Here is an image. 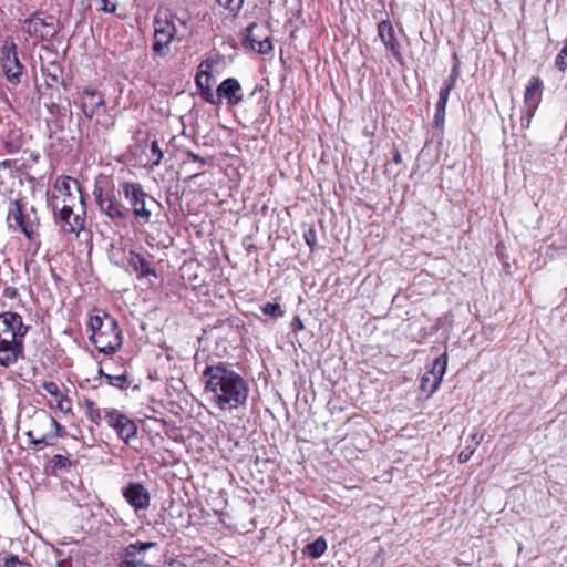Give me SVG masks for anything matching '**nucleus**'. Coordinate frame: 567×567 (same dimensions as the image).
<instances>
[{"label":"nucleus","instance_id":"nucleus-42","mask_svg":"<svg viewBox=\"0 0 567 567\" xmlns=\"http://www.w3.org/2000/svg\"><path fill=\"white\" fill-rule=\"evenodd\" d=\"M51 463L55 468H68L71 466V461L66 456L60 454L54 455Z\"/></svg>","mask_w":567,"mask_h":567},{"label":"nucleus","instance_id":"nucleus-9","mask_svg":"<svg viewBox=\"0 0 567 567\" xmlns=\"http://www.w3.org/2000/svg\"><path fill=\"white\" fill-rule=\"evenodd\" d=\"M29 327L23 323L22 317L12 311L0 313V340L18 341L24 343Z\"/></svg>","mask_w":567,"mask_h":567},{"label":"nucleus","instance_id":"nucleus-23","mask_svg":"<svg viewBox=\"0 0 567 567\" xmlns=\"http://www.w3.org/2000/svg\"><path fill=\"white\" fill-rule=\"evenodd\" d=\"M213 62L206 60L203 61L199 66L197 74L195 76V83L198 86L199 90L206 89V87H213Z\"/></svg>","mask_w":567,"mask_h":567},{"label":"nucleus","instance_id":"nucleus-33","mask_svg":"<svg viewBox=\"0 0 567 567\" xmlns=\"http://www.w3.org/2000/svg\"><path fill=\"white\" fill-rule=\"evenodd\" d=\"M100 374L106 379V381L110 385L116 386L120 389H123L124 383L127 381L126 374L112 375V374L104 373L102 371V369H100Z\"/></svg>","mask_w":567,"mask_h":567},{"label":"nucleus","instance_id":"nucleus-24","mask_svg":"<svg viewBox=\"0 0 567 567\" xmlns=\"http://www.w3.org/2000/svg\"><path fill=\"white\" fill-rule=\"evenodd\" d=\"M449 87H441L434 114V126L441 127L444 123L445 109L449 100Z\"/></svg>","mask_w":567,"mask_h":567},{"label":"nucleus","instance_id":"nucleus-6","mask_svg":"<svg viewBox=\"0 0 567 567\" xmlns=\"http://www.w3.org/2000/svg\"><path fill=\"white\" fill-rule=\"evenodd\" d=\"M90 340L100 352L114 353L122 346V332L117 322L113 318L106 317L105 328L91 334Z\"/></svg>","mask_w":567,"mask_h":567},{"label":"nucleus","instance_id":"nucleus-17","mask_svg":"<svg viewBox=\"0 0 567 567\" xmlns=\"http://www.w3.org/2000/svg\"><path fill=\"white\" fill-rule=\"evenodd\" d=\"M24 343L22 340H0V367L9 368L23 358Z\"/></svg>","mask_w":567,"mask_h":567},{"label":"nucleus","instance_id":"nucleus-41","mask_svg":"<svg viewBox=\"0 0 567 567\" xmlns=\"http://www.w3.org/2000/svg\"><path fill=\"white\" fill-rule=\"evenodd\" d=\"M41 386L52 398H56L62 393L59 384L53 381H44Z\"/></svg>","mask_w":567,"mask_h":567},{"label":"nucleus","instance_id":"nucleus-52","mask_svg":"<svg viewBox=\"0 0 567 567\" xmlns=\"http://www.w3.org/2000/svg\"><path fill=\"white\" fill-rule=\"evenodd\" d=\"M393 161L398 164L401 163V154L399 151L394 153Z\"/></svg>","mask_w":567,"mask_h":567},{"label":"nucleus","instance_id":"nucleus-34","mask_svg":"<svg viewBox=\"0 0 567 567\" xmlns=\"http://www.w3.org/2000/svg\"><path fill=\"white\" fill-rule=\"evenodd\" d=\"M217 2L234 16L240 11L244 4V0H217Z\"/></svg>","mask_w":567,"mask_h":567},{"label":"nucleus","instance_id":"nucleus-13","mask_svg":"<svg viewBox=\"0 0 567 567\" xmlns=\"http://www.w3.org/2000/svg\"><path fill=\"white\" fill-rule=\"evenodd\" d=\"M446 367L447 354L444 352L433 361L431 370L422 375L420 388L423 392H426L429 396L439 389L446 372Z\"/></svg>","mask_w":567,"mask_h":567},{"label":"nucleus","instance_id":"nucleus-14","mask_svg":"<svg viewBox=\"0 0 567 567\" xmlns=\"http://www.w3.org/2000/svg\"><path fill=\"white\" fill-rule=\"evenodd\" d=\"M156 547L154 542H136L124 548L120 567H142L145 561V554L148 549Z\"/></svg>","mask_w":567,"mask_h":567},{"label":"nucleus","instance_id":"nucleus-15","mask_svg":"<svg viewBox=\"0 0 567 567\" xmlns=\"http://www.w3.org/2000/svg\"><path fill=\"white\" fill-rule=\"evenodd\" d=\"M126 259L128 267L136 274L137 279H146L148 285H152L151 278H157L156 269L141 254L131 250Z\"/></svg>","mask_w":567,"mask_h":567},{"label":"nucleus","instance_id":"nucleus-54","mask_svg":"<svg viewBox=\"0 0 567 567\" xmlns=\"http://www.w3.org/2000/svg\"><path fill=\"white\" fill-rule=\"evenodd\" d=\"M68 221H73V216L66 219Z\"/></svg>","mask_w":567,"mask_h":567},{"label":"nucleus","instance_id":"nucleus-40","mask_svg":"<svg viewBox=\"0 0 567 567\" xmlns=\"http://www.w3.org/2000/svg\"><path fill=\"white\" fill-rule=\"evenodd\" d=\"M303 239L306 244L309 246L310 250L313 251L317 245V231L313 227H309L303 233Z\"/></svg>","mask_w":567,"mask_h":567},{"label":"nucleus","instance_id":"nucleus-28","mask_svg":"<svg viewBox=\"0 0 567 567\" xmlns=\"http://www.w3.org/2000/svg\"><path fill=\"white\" fill-rule=\"evenodd\" d=\"M83 406L85 410L86 417L94 423L95 425H100L103 419V410L96 406V404L92 400H84Z\"/></svg>","mask_w":567,"mask_h":567},{"label":"nucleus","instance_id":"nucleus-36","mask_svg":"<svg viewBox=\"0 0 567 567\" xmlns=\"http://www.w3.org/2000/svg\"><path fill=\"white\" fill-rule=\"evenodd\" d=\"M536 110L537 109H529V106H523L522 115H520V126L523 130H526L529 127L532 118H533Z\"/></svg>","mask_w":567,"mask_h":567},{"label":"nucleus","instance_id":"nucleus-25","mask_svg":"<svg viewBox=\"0 0 567 567\" xmlns=\"http://www.w3.org/2000/svg\"><path fill=\"white\" fill-rule=\"evenodd\" d=\"M327 547L328 545L326 538L320 536L315 542L306 545L302 549V553L312 559H318L324 554Z\"/></svg>","mask_w":567,"mask_h":567},{"label":"nucleus","instance_id":"nucleus-22","mask_svg":"<svg viewBox=\"0 0 567 567\" xmlns=\"http://www.w3.org/2000/svg\"><path fill=\"white\" fill-rule=\"evenodd\" d=\"M9 218L13 219L16 224L19 226V228L22 230V233L29 238L33 239L34 230L32 225H29L24 220V215L22 213V206L20 200H14L12 203V206L9 210Z\"/></svg>","mask_w":567,"mask_h":567},{"label":"nucleus","instance_id":"nucleus-12","mask_svg":"<svg viewBox=\"0 0 567 567\" xmlns=\"http://www.w3.org/2000/svg\"><path fill=\"white\" fill-rule=\"evenodd\" d=\"M122 496L136 514L150 508L151 493L141 482L126 484L122 488Z\"/></svg>","mask_w":567,"mask_h":567},{"label":"nucleus","instance_id":"nucleus-45","mask_svg":"<svg viewBox=\"0 0 567 567\" xmlns=\"http://www.w3.org/2000/svg\"><path fill=\"white\" fill-rule=\"evenodd\" d=\"M101 2V10L104 12L113 13L117 8V3L114 0H99Z\"/></svg>","mask_w":567,"mask_h":567},{"label":"nucleus","instance_id":"nucleus-1","mask_svg":"<svg viewBox=\"0 0 567 567\" xmlns=\"http://www.w3.org/2000/svg\"><path fill=\"white\" fill-rule=\"evenodd\" d=\"M205 393L209 401L221 411H231L246 405L249 384L230 365L218 362L208 364L203 371Z\"/></svg>","mask_w":567,"mask_h":567},{"label":"nucleus","instance_id":"nucleus-38","mask_svg":"<svg viewBox=\"0 0 567 567\" xmlns=\"http://www.w3.org/2000/svg\"><path fill=\"white\" fill-rule=\"evenodd\" d=\"M106 318L103 319L100 316H92L89 321V328L92 332V334H95L96 331H101L103 328H105Z\"/></svg>","mask_w":567,"mask_h":567},{"label":"nucleus","instance_id":"nucleus-47","mask_svg":"<svg viewBox=\"0 0 567 567\" xmlns=\"http://www.w3.org/2000/svg\"><path fill=\"white\" fill-rule=\"evenodd\" d=\"M186 155L189 159L194 161V162H198L200 163L202 165H205L207 162L205 158L200 157L198 154L192 152V151H187L186 152Z\"/></svg>","mask_w":567,"mask_h":567},{"label":"nucleus","instance_id":"nucleus-21","mask_svg":"<svg viewBox=\"0 0 567 567\" xmlns=\"http://www.w3.org/2000/svg\"><path fill=\"white\" fill-rule=\"evenodd\" d=\"M543 82L539 78L533 76L529 80L524 94V106H529V109L538 107Z\"/></svg>","mask_w":567,"mask_h":567},{"label":"nucleus","instance_id":"nucleus-31","mask_svg":"<svg viewBox=\"0 0 567 567\" xmlns=\"http://www.w3.org/2000/svg\"><path fill=\"white\" fill-rule=\"evenodd\" d=\"M54 408L58 409L61 413L69 414L72 412V402L65 394L60 393V395L54 398Z\"/></svg>","mask_w":567,"mask_h":567},{"label":"nucleus","instance_id":"nucleus-19","mask_svg":"<svg viewBox=\"0 0 567 567\" xmlns=\"http://www.w3.org/2000/svg\"><path fill=\"white\" fill-rule=\"evenodd\" d=\"M104 106V97L93 90H84L81 95V109L87 118H92L100 107Z\"/></svg>","mask_w":567,"mask_h":567},{"label":"nucleus","instance_id":"nucleus-44","mask_svg":"<svg viewBox=\"0 0 567 567\" xmlns=\"http://www.w3.org/2000/svg\"><path fill=\"white\" fill-rule=\"evenodd\" d=\"M2 297L8 300H14L19 297V290L13 286H4Z\"/></svg>","mask_w":567,"mask_h":567},{"label":"nucleus","instance_id":"nucleus-18","mask_svg":"<svg viewBox=\"0 0 567 567\" xmlns=\"http://www.w3.org/2000/svg\"><path fill=\"white\" fill-rule=\"evenodd\" d=\"M378 35L385 49L398 60L402 58L400 44L396 40L395 32L392 23L389 20H383L378 24Z\"/></svg>","mask_w":567,"mask_h":567},{"label":"nucleus","instance_id":"nucleus-16","mask_svg":"<svg viewBox=\"0 0 567 567\" xmlns=\"http://www.w3.org/2000/svg\"><path fill=\"white\" fill-rule=\"evenodd\" d=\"M220 103L223 100L227 101L229 105H238L244 101L243 87L237 79L227 78L225 79L216 90Z\"/></svg>","mask_w":567,"mask_h":567},{"label":"nucleus","instance_id":"nucleus-4","mask_svg":"<svg viewBox=\"0 0 567 567\" xmlns=\"http://www.w3.org/2000/svg\"><path fill=\"white\" fill-rule=\"evenodd\" d=\"M171 11H158L153 20L154 39L152 51L155 55L164 58L171 52V43L174 40L182 41V30L174 24Z\"/></svg>","mask_w":567,"mask_h":567},{"label":"nucleus","instance_id":"nucleus-2","mask_svg":"<svg viewBox=\"0 0 567 567\" xmlns=\"http://www.w3.org/2000/svg\"><path fill=\"white\" fill-rule=\"evenodd\" d=\"M50 206L63 233L79 235L84 229V200L76 179L70 176L58 177Z\"/></svg>","mask_w":567,"mask_h":567},{"label":"nucleus","instance_id":"nucleus-43","mask_svg":"<svg viewBox=\"0 0 567 567\" xmlns=\"http://www.w3.org/2000/svg\"><path fill=\"white\" fill-rule=\"evenodd\" d=\"M475 451V446H471V444H467L458 454V462L462 464L466 463Z\"/></svg>","mask_w":567,"mask_h":567},{"label":"nucleus","instance_id":"nucleus-53","mask_svg":"<svg viewBox=\"0 0 567 567\" xmlns=\"http://www.w3.org/2000/svg\"><path fill=\"white\" fill-rule=\"evenodd\" d=\"M244 245L247 251H251L252 249H255V246L252 244H246V240L244 241Z\"/></svg>","mask_w":567,"mask_h":567},{"label":"nucleus","instance_id":"nucleus-26","mask_svg":"<svg viewBox=\"0 0 567 567\" xmlns=\"http://www.w3.org/2000/svg\"><path fill=\"white\" fill-rule=\"evenodd\" d=\"M47 421H48L50 427L56 430L55 434L54 435L43 434L40 437H34L33 432L29 431L27 433V435L31 439V443L33 445L49 444V439L61 436V434L59 432L62 431L63 427L56 422V420L53 417H47Z\"/></svg>","mask_w":567,"mask_h":567},{"label":"nucleus","instance_id":"nucleus-35","mask_svg":"<svg viewBox=\"0 0 567 567\" xmlns=\"http://www.w3.org/2000/svg\"><path fill=\"white\" fill-rule=\"evenodd\" d=\"M555 65L559 71L563 72L567 69V38L564 47L561 48V50L559 51L555 59Z\"/></svg>","mask_w":567,"mask_h":567},{"label":"nucleus","instance_id":"nucleus-37","mask_svg":"<svg viewBox=\"0 0 567 567\" xmlns=\"http://www.w3.org/2000/svg\"><path fill=\"white\" fill-rule=\"evenodd\" d=\"M200 96L203 100L212 105H220V99H218L217 93L214 94L213 87H206L200 90Z\"/></svg>","mask_w":567,"mask_h":567},{"label":"nucleus","instance_id":"nucleus-10","mask_svg":"<svg viewBox=\"0 0 567 567\" xmlns=\"http://www.w3.org/2000/svg\"><path fill=\"white\" fill-rule=\"evenodd\" d=\"M22 28L30 37L40 40H49L56 33L54 18H43L40 12H34L30 18L23 20Z\"/></svg>","mask_w":567,"mask_h":567},{"label":"nucleus","instance_id":"nucleus-5","mask_svg":"<svg viewBox=\"0 0 567 567\" xmlns=\"http://www.w3.org/2000/svg\"><path fill=\"white\" fill-rule=\"evenodd\" d=\"M94 196L100 212L113 223L118 224L127 219L130 209L120 202L113 190L95 188Z\"/></svg>","mask_w":567,"mask_h":567},{"label":"nucleus","instance_id":"nucleus-20","mask_svg":"<svg viewBox=\"0 0 567 567\" xmlns=\"http://www.w3.org/2000/svg\"><path fill=\"white\" fill-rule=\"evenodd\" d=\"M2 140L6 151L10 154L19 152L24 144L21 130L10 125H8L7 131L3 132Z\"/></svg>","mask_w":567,"mask_h":567},{"label":"nucleus","instance_id":"nucleus-48","mask_svg":"<svg viewBox=\"0 0 567 567\" xmlns=\"http://www.w3.org/2000/svg\"><path fill=\"white\" fill-rule=\"evenodd\" d=\"M291 328L292 330H303L305 329V326H303V322L302 320L300 319V317L296 316L293 319H292V322H291Z\"/></svg>","mask_w":567,"mask_h":567},{"label":"nucleus","instance_id":"nucleus-29","mask_svg":"<svg viewBox=\"0 0 567 567\" xmlns=\"http://www.w3.org/2000/svg\"><path fill=\"white\" fill-rule=\"evenodd\" d=\"M0 567H34L31 563L20 559L17 555H7L0 563Z\"/></svg>","mask_w":567,"mask_h":567},{"label":"nucleus","instance_id":"nucleus-50","mask_svg":"<svg viewBox=\"0 0 567 567\" xmlns=\"http://www.w3.org/2000/svg\"><path fill=\"white\" fill-rule=\"evenodd\" d=\"M72 563L69 559H62L58 561V567H71Z\"/></svg>","mask_w":567,"mask_h":567},{"label":"nucleus","instance_id":"nucleus-49","mask_svg":"<svg viewBox=\"0 0 567 567\" xmlns=\"http://www.w3.org/2000/svg\"><path fill=\"white\" fill-rule=\"evenodd\" d=\"M12 163L13 162L10 159H4V161L0 162V168H11Z\"/></svg>","mask_w":567,"mask_h":567},{"label":"nucleus","instance_id":"nucleus-30","mask_svg":"<svg viewBox=\"0 0 567 567\" xmlns=\"http://www.w3.org/2000/svg\"><path fill=\"white\" fill-rule=\"evenodd\" d=\"M171 17L174 19V24L177 25L183 33V40L190 34V21L187 17H179L176 13L171 12Z\"/></svg>","mask_w":567,"mask_h":567},{"label":"nucleus","instance_id":"nucleus-7","mask_svg":"<svg viewBox=\"0 0 567 567\" xmlns=\"http://www.w3.org/2000/svg\"><path fill=\"white\" fill-rule=\"evenodd\" d=\"M1 68L7 80L16 85L20 83L23 65L18 56V47L12 38H7L1 47Z\"/></svg>","mask_w":567,"mask_h":567},{"label":"nucleus","instance_id":"nucleus-3","mask_svg":"<svg viewBox=\"0 0 567 567\" xmlns=\"http://www.w3.org/2000/svg\"><path fill=\"white\" fill-rule=\"evenodd\" d=\"M118 195L125 198L137 223L145 225L151 221L153 207L157 202L143 189L141 184L123 182L120 185Z\"/></svg>","mask_w":567,"mask_h":567},{"label":"nucleus","instance_id":"nucleus-27","mask_svg":"<svg viewBox=\"0 0 567 567\" xmlns=\"http://www.w3.org/2000/svg\"><path fill=\"white\" fill-rule=\"evenodd\" d=\"M146 157L147 162L144 164L145 166L154 168L155 166L159 165L163 158V152L159 148L158 142L156 140L151 142L148 146V152H146Z\"/></svg>","mask_w":567,"mask_h":567},{"label":"nucleus","instance_id":"nucleus-46","mask_svg":"<svg viewBox=\"0 0 567 567\" xmlns=\"http://www.w3.org/2000/svg\"><path fill=\"white\" fill-rule=\"evenodd\" d=\"M484 439V434L482 433H478V432H475L471 435V446H475V449L478 447V445L481 444V442L483 441Z\"/></svg>","mask_w":567,"mask_h":567},{"label":"nucleus","instance_id":"nucleus-8","mask_svg":"<svg viewBox=\"0 0 567 567\" xmlns=\"http://www.w3.org/2000/svg\"><path fill=\"white\" fill-rule=\"evenodd\" d=\"M103 419L107 426L116 432L118 439L126 444L137 434V425L135 422L115 408L103 409Z\"/></svg>","mask_w":567,"mask_h":567},{"label":"nucleus","instance_id":"nucleus-39","mask_svg":"<svg viewBox=\"0 0 567 567\" xmlns=\"http://www.w3.org/2000/svg\"><path fill=\"white\" fill-rule=\"evenodd\" d=\"M460 76V66L458 63H455L451 70V74L449 79L444 82L443 87H449V94L454 89L457 78Z\"/></svg>","mask_w":567,"mask_h":567},{"label":"nucleus","instance_id":"nucleus-32","mask_svg":"<svg viewBox=\"0 0 567 567\" xmlns=\"http://www.w3.org/2000/svg\"><path fill=\"white\" fill-rule=\"evenodd\" d=\"M261 311L266 316H270L272 318H279L284 316V310L281 306L277 302H267L261 307Z\"/></svg>","mask_w":567,"mask_h":567},{"label":"nucleus","instance_id":"nucleus-11","mask_svg":"<svg viewBox=\"0 0 567 567\" xmlns=\"http://www.w3.org/2000/svg\"><path fill=\"white\" fill-rule=\"evenodd\" d=\"M244 45L261 54L269 53L272 50V44L267 27L264 24L251 23L246 29Z\"/></svg>","mask_w":567,"mask_h":567},{"label":"nucleus","instance_id":"nucleus-51","mask_svg":"<svg viewBox=\"0 0 567 567\" xmlns=\"http://www.w3.org/2000/svg\"><path fill=\"white\" fill-rule=\"evenodd\" d=\"M167 567H187L186 565H184L182 561H178V560H173L168 564Z\"/></svg>","mask_w":567,"mask_h":567}]
</instances>
